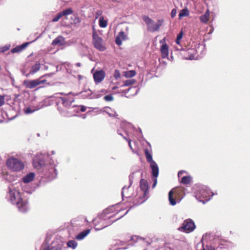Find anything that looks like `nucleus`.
Wrapping results in <instances>:
<instances>
[{
  "label": "nucleus",
  "instance_id": "obj_1",
  "mask_svg": "<svg viewBox=\"0 0 250 250\" xmlns=\"http://www.w3.org/2000/svg\"><path fill=\"white\" fill-rule=\"evenodd\" d=\"M58 164L57 161L53 160L45 153L37 154L33 159V167L37 169L39 176L48 181L57 178Z\"/></svg>",
  "mask_w": 250,
  "mask_h": 250
},
{
  "label": "nucleus",
  "instance_id": "obj_2",
  "mask_svg": "<svg viewBox=\"0 0 250 250\" xmlns=\"http://www.w3.org/2000/svg\"><path fill=\"white\" fill-rule=\"evenodd\" d=\"M6 199L12 204L16 205L20 212L24 213L28 210V202L22 199L21 192L13 186L8 187Z\"/></svg>",
  "mask_w": 250,
  "mask_h": 250
},
{
  "label": "nucleus",
  "instance_id": "obj_3",
  "mask_svg": "<svg viewBox=\"0 0 250 250\" xmlns=\"http://www.w3.org/2000/svg\"><path fill=\"white\" fill-rule=\"evenodd\" d=\"M193 192L196 198L201 202L205 204L210 200L214 195L208 187L201 184H196L193 187Z\"/></svg>",
  "mask_w": 250,
  "mask_h": 250
},
{
  "label": "nucleus",
  "instance_id": "obj_4",
  "mask_svg": "<svg viewBox=\"0 0 250 250\" xmlns=\"http://www.w3.org/2000/svg\"><path fill=\"white\" fill-rule=\"evenodd\" d=\"M147 143L149 145L150 149L146 148L144 152L146 161L150 164L152 180L153 182L152 188H154L157 184V177L159 175V169L157 164L153 160L151 145L149 143L147 142Z\"/></svg>",
  "mask_w": 250,
  "mask_h": 250
},
{
  "label": "nucleus",
  "instance_id": "obj_5",
  "mask_svg": "<svg viewBox=\"0 0 250 250\" xmlns=\"http://www.w3.org/2000/svg\"><path fill=\"white\" fill-rule=\"evenodd\" d=\"M130 209H128L126 212L121 217L112 221L111 218L113 216V215L106 216L104 214H99L97 217L95 218L92 220L93 224L94 225V229L96 231H99L103 229L112 225L114 222L118 220L126 215Z\"/></svg>",
  "mask_w": 250,
  "mask_h": 250
},
{
  "label": "nucleus",
  "instance_id": "obj_6",
  "mask_svg": "<svg viewBox=\"0 0 250 250\" xmlns=\"http://www.w3.org/2000/svg\"><path fill=\"white\" fill-rule=\"evenodd\" d=\"M139 187L141 190L143 192V194L141 195L137 199V201L135 202L132 206L130 207L129 208L130 209L133 207H136L143 204L148 198V196L147 195L148 189V182L146 180L143 179V177L140 179Z\"/></svg>",
  "mask_w": 250,
  "mask_h": 250
},
{
  "label": "nucleus",
  "instance_id": "obj_7",
  "mask_svg": "<svg viewBox=\"0 0 250 250\" xmlns=\"http://www.w3.org/2000/svg\"><path fill=\"white\" fill-rule=\"evenodd\" d=\"M6 165L10 169L17 172L22 170L24 167V164L21 161L13 157L7 160Z\"/></svg>",
  "mask_w": 250,
  "mask_h": 250
},
{
  "label": "nucleus",
  "instance_id": "obj_8",
  "mask_svg": "<svg viewBox=\"0 0 250 250\" xmlns=\"http://www.w3.org/2000/svg\"><path fill=\"white\" fill-rule=\"evenodd\" d=\"M196 228L194 221L191 219L184 220L181 227L178 228L180 231L189 233L192 232Z\"/></svg>",
  "mask_w": 250,
  "mask_h": 250
},
{
  "label": "nucleus",
  "instance_id": "obj_9",
  "mask_svg": "<svg viewBox=\"0 0 250 250\" xmlns=\"http://www.w3.org/2000/svg\"><path fill=\"white\" fill-rule=\"evenodd\" d=\"M69 93L65 95V96L60 97L58 99V102L61 103L63 106L67 109H70L71 107H77L76 105H72V103L74 102L75 100L74 97H70Z\"/></svg>",
  "mask_w": 250,
  "mask_h": 250
},
{
  "label": "nucleus",
  "instance_id": "obj_10",
  "mask_svg": "<svg viewBox=\"0 0 250 250\" xmlns=\"http://www.w3.org/2000/svg\"><path fill=\"white\" fill-rule=\"evenodd\" d=\"M99 93L92 92L90 89L88 88L75 94V95H80V97L83 99H94L101 97V95Z\"/></svg>",
  "mask_w": 250,
  "mask_h": 250
},
{
  "label": "nucleus",
  "instance_id": "obj_11",
  "mask_svg": "<svg viewBox=\"0 0 250 250\" xmlns=\"http://www.w3.org/2000/svg\"><path fill=\"white\" fill-rule=\"evenodd\" d=\"M43 83L49 84L48 83H47V81L46 80L42 79V78L33 80H24L23 82V84L27 88L29 89H33L37 86Z\"/></svg>",
  "mask_w": 250,
  "mask_h": 250
},
{
  "label": "nucleus",
  "instance_id": "obj_12",
  "mask_svg": "<svg viewBox=\"0 0 250 250\" xmlns=\"http://www.w3.org/2000/svg\"><path fill=\"white\" fill-rule=\"evenodd\" d=\"M93 44L94 46L101 51H103L105 49V47L103 45V39L97 34H93Z\"/></svg>",
  "mask_w": 250,
  "mask_h": 250
},
{
  "label": "nucleus",
  "instance_id": "obj_13",
  "mask_svg": "<svg viewBox=\"0 0 250 250\" xmlns=\"http://www.w3.org/2000/svg\"><path fill=\"white\" fill-rule=\"evenodd\" d=\"M139 175H140L141 176V178L143 177V172L141 171V170L140 169H138L137 170L133 171L129 175V185L127 187V188H126L127 190L128 189V188H129L130 186L133 184L134 179L138 178L139 177Z\"/></svg>",
  "mask_w": 250,
  "mask_h": 250
},
{
  "label": "nucleus",
  "instance_id": "obj_14",
  "mask_svg": "<svg viewBox=\"0 0 250 250\" xmlns=\"http://www.w3.org/2000/svg\"><path fill=\"white\" fill-rule=\"evenodd\" d=\"M105 75V74L104 70L96 71L93 74V78L95 82L97 83H101L104 79Z\"/></svg>",
  "mask_w": 250,
  "mask_h": 250
},
{
  "label": "nucleus",
  "instance_id": "obj_15",
  "mask_svg": "<svg viewBox=\"0 0 250 250\" xmlns=\"http://www.w3.org/2000/svg\"><path fill=\"white\" fill-rule=\"evenodd\" d=\"M133 126L131 123L123 121L121 123L120 129L124 131L126 136H128L129 130L133 128Z\"/></svg>",
  "mask_w": 250,
  "mask_h": 250
},
{
  "label": "nucleus",
  "instance_id": "obj_16",
  "mask_svg": "<svg viewBox=\"0 0 250 250\" xmlns=\"http://www.w3.org/2000/svg\"><path fill=\"white\" fill-rule=\"evenodd\" d=\"M41 68V64L39 62H36V63L31 66L29 72L27 74H26V77H30L31 75H34L38 72Z\"/></svg>",
  "mask_w": 250,
  "mask_h": 250
},
{
  "label": "nucleus",
  "instance_id": "obj_17",
  "mask_svg": "<svg viewBox=\"0 0 250 250\" xmlns=\"http://www.w3.org/2000/svg\"><path fill=\"white\" fill-rule=\"evenodd\" d=\"M41 186V181H39L36 185H34L33 187L29 188L27 186L22 187V190L28 194H32L37 188Z\"/></svg>",
  "mask_w": 250,
  "mask_h": 250
},
{
  "label": "nucleus",
  "instance_id": "obj_18",
  "mask_svg": "<svg viewBox=\"0 0 250 250\" xmlns=\"http://www.w3.org/2000/svg\"><path fill=\"white\" fill-rule=\"evenodd\" d=\"M35 176V173L34 172H30L27 173L25 176H24L22 178L21 180H22V181L24 184L29 183L30 182H31V181H32L34 180Z\"/></svg>",
  "mask_w": 250,
  "mask_h": 250
},
{
  "label": "nucleus",
  "instance_id": "obj_19",
  "mask_svg": "<svg viewBox=\"0 0 250 250\" xmlns=\"http://www.w3.org/2000/svg\"><path fill=\"white\" fill-rule=\"evenodd\" d=\"M177 197V195H175V196L173 195V189H171L169 191L168 201L170 205L172 206H175L177 202H180V200L178 201H176Z\"/></svg>",
  "mask_w": 250,
  "mask_h": 250
},
{
  "label": "nucleus",
  "instance_id": "obj_20",
  "mask_svg": "<svg viewBox=\"0 0 250 250\" xmlns=\"http://www.w3.org/2000/svg\"><path fill=\"white\" fill-rule=\"evenodd\" d=\"M161 52L163 58H167L168 56V46L165 43L161 47Z\"/></svg>",
  "mask_w": 250,
  "mask_h": 250
},
{
  "label": "nucleus",
  "instance_id": "obj_21",
  "mask_svg": "<svg viewBox=\"0 0 250 250\" xmlns=\"http://www.w3.org/2000/svg\"><path fill=\"white\" fill-rule=\"evenodd\" d=\"M90 229H86L80 233L76 236V239L78 240H81L84 239L90 232Z\"/></svg>",
  "mask_w": 250,
  "mask_h": 250
},
{
  "label": "nucleus",
  "instance_id": "obj_22",
  "mask_svg": "<svg viewBox=\"0 0 250 250\" xmlns=\"http://www.w3.org/2000/svg\"><path fill=\"white\" fill-rule=\"evenodd\" d=\"M172 244L175 250H182L185 244L184 241L179 240H174Z\"/></svg>",
  "mask_w": 250,
  "mask_h": 250
},
{
  "label": "nucleus",
  "instance_id": "obj_23",
  "mask_svg": "<svg viewBox=\"0 0 250 250\" xmlns=\"http://www.w3.org/2000/svg\"><path fill=\"white\" fill-rule=\"evenodd\" d=\"M64 43V38L61 36L56 38L52 42V44L56 45L58 44L62 45Z\"/></svg>",
  "mask_w": 250,
  "mask_h": 250
},
{
  "label": "nucleus",
  "instance_id": "obj_24",
  "mask_svg": "<svg viewBox=\"0 0 250 250\" xmlns=\"http://www.w3.org/2000/svg\"><path fill=\"white\" fill-rule=\"evenodd\" d=\"M127 187L126 186H125L122 189L121 195L123 200H124V198L125 197L126 198H129L131 197V196L128 194V189L127 190Z\"/></svg>",
  "mask_w": 250,
  "mask_h": 250
},
{
  "label": "nucleus",
  "instance_id": "obj_25",
  "mask_svg": "<svg viewBox=\"0 0 250 250\" xmlns=\"http://www.w3.org/2000/svg\"><path fill=\"white\" fill-rule=\"evenodd\" d=\"M66 248L63 247L62 243H54L50 247L51 250H64Z\"/></svg>",
  "mask_w": 250,
  "mask_h": 250
},
{
  "label": "nucleus",
  "instance_id": "obj_26",
  "mask_svg": "<svg viewBox=\"0 0 250 250\" xmlns=\"http://www.w3.org/2000/svg\"><path fill=\"white\" fill-rule=\"evenodd\" d=\"M209 16V11L207 10L205 13L200 17V20L203 23H207L208 21V17Z\"/></svg>",
  "mask_w": 250,
  "mask_h": 250
},
{
  "label": "nucleus",
  "instance_id": "obj_27",
  "mask_svg": "<svg viewBox=\"0 0 250 250\" xmlns=\"http://www.w3.org/2000/svg\"><path fill=\"white\" fill-rule=\"evenodd\" d=\"M159 29V25H157V23H155L154 21L148 26V30L153 32L157 31Z\"/></svg>",
  "mask_w": 250,
  "mask_h": 250
},
{
  "label": "nucleus",
  "instance_id": "obj_28",
  "mask_svg": "<svg viewBox=\"0 0 250 250\" xmlns=\"http://www.w3.org/2000/svg\"><path fill=\"white\" fill-rule=\"evenodd\" d=\"M67 246L68 247L71 248L72 249L74 250L77 248V247L78 246V243L75 240H69L67 242Z\"/></svg>",
  "mask_w": 250,
  "mask_h": 250
},
{
  "label": "nucleus",
  "instance_id": "obj_29",
  "mask_svg": "<svg viewBox=\"0 0 250 250\" xmlns=\"http://www.w3.org/2000/svg\"><path fill=\"white\" fill-rule=\"evenodd\" d=\"M124 75L126 78H131L136 75V71L134 70H128L124 72Z\"/></svg>",
  "mask_w": 250,
  "mask_h": 250
},
{
  "label": "nucleus",
  "instance_id": "obj_30",
  "mask_svg": "<svg viewBox=\"0 0 250 250\" xmlns=\"http://www.w3.org/2000/svg\"><path fill=\"white\" fill-rule=\"evenodd\" d=\"M189 14V11L187 8H184L181 10L179 14V18L181 19L184 17L188 16Z\"/></svg>",
  "mask_w": 250,
  "mask_h": 250
},
{
  "label": "nucleus",
  "instance_id": "obj_31",
  "mask_svg": "<svg viewBox=\"0 0 250 250\" xmlns=\"http://www.w3.org/2000/svg\"><path fill=\"white\" fill-rule=\"evenodd\" d=\"M114 209V206H110L105 209L103 210V212L101 214H104V215L108 216V215L111 213L113 212V209Z\"/></svg>",
  "mask_w": 250,
  "mask_h": 250
},
{
  "label": "nucleus",
  "instance_id": "obj_32",
  "mask_svg": "<svg viewBox=\"0 0 250 250\" xmlns=\"http://www.w3.org/2000/svg\"><path fill=\"white\" fill-rule=\"evenodd\" d=\"M191 178L189 176H185L181 179V183L187 185L190 183L191 182Z\"/></svg>",
  "mask_w": 250,
  "mask_h": 250
},
{
  "label": "nucleus",
  "instance_id": "obj_33",
  "mask_svg": "<svg viewBox=\"0 0 250 250\" xmlns=\"http://www.w3.org/2000/svg\"><path fill=\"white\" fill-rule=\"evenodd\" d=\"M99 26L102 28H105L107 25V22L104 19L103 17H101L99 19Z\"/></svg>",
  "mask_w": 250,
  "mask_h": 250
},
{
  "label": "nucleus",
  "instance_id": "obj_34",
  "mask_svg": "<svg viewBox=\"0 0 250 250\" xmlns=\"http://www.w3.org/2000/svg\"><path fill=\"white\" fill-rule=\"evenodd\" d=\"M73 12V11L71 8H68L66 9L63 10L62 12H61V14L63 16H66L70 14H72Z\"/></svg>",
  "mask_w": 250,
  "mask_h": 250
},
{
  "label": "nucleus",
  "instance_id": "obj_35",
  "mask_svg": "<svg viewBox=\"0 0 250 250\" xmlns=\"http://www.w3.org/2000/svg\"><path fill=\"white\" fill-rule=\"evenodd\" d=\"M104 109H105L104 111L110 116V117H117L118 114L114 112V113H112L109 112V110H111V108L108 107H104Z\"/></svg>",
  "mask_w": 250,
  "mask_h": 250
},
{
  "label": "nucleus",
  "instance_id": "obj_36",
  "mask_svg": "<svg viewBox=\"0 0 250 250\" xmlns=\"http://www.w3.org/2000/svg\"><path fill=\"white\" fill-rule=\"evenodd\" d=\"M135 82V80L134 79H129L125 81L124 83V84L122 85V86H129L131 84H133Z\"/></svg>",
  "mask_w": 250,
  "mask_h": 250
},
{
  "label": "nucleus",
  "instance_id": "obj_37",
  "mask_svg": "<svg viewBox=\"0 0 250 250\" xmlns=\"http://www.w3.org/2000/svg\"><path fill=\"white\" fill-rule=\"evenodd\" d=\"M143 20L148 26L151 24V23H152V21H153L151 19L147 16H143Z\"/></svg>",
  "mask_w": 250,
  "mask_h": 250
},
{
  "label": "nucleus",
  "instance_id": "obj_38",
  "mask_svg": "<svg viewBox=\"0 0 250 250\" xmlns=\"http://www.w3.org/2000/svg\"><path fill=\"white\" fill-rule=\"evenodd\" d=\"M131 90H135V93L133 94V95H135L138 92V91L139 90V88H137L136 87H130V88H129L128 89H126L125 90H124V92L125 94H126Z\"/></svg>",
  "mask_w": 250,
  "mask_h": 250
},
{
  "label": "nucleus",
  "instance_id": "obj_39",
  "mask_svg": "<svg viewBox=\"0 0 250 250\" xmlns=\"http://www.w3.org/2000/svg\"><path fill=\"white\" fill-rule=\"evenodd\" d=\"M117 133L119 135L121 136L125 140H127V139H128L127 137L128 136H126V135L124 132V131H123L122 129H118L117 130Z\"/></svg>",
  "mask_w": 250,
  "mask_h": 250
},
{
  "label": "nucleus",
  "instance_id": "obj_40",
  "mask_svg": "<svg viewBox=\"0 0 250 250\" xmlns=\"http://www.w3.org/2000/svg\"><path fill=\"white\" fill-rule=\"evenodd\" d=\"M118 36L119 37H120V38L123 41H125L128 39L127 36L125 34V33L124 31H120L119 33Z\"/></svg>",
  "mask_w": 250,
  "mask_h": 250
},
{
  "label": "nucleus",
  "instance_id": "obj_41",
  "mask_svg": "<svg viewBox=\"0 0 250 250\" xmlns=\"http://www.w3.org/2000/svg\"><path fill=\"white\" fill-rule=\"evenodd\" d=\"M183 31H181L177 36L176 39V43L177 44H180V40L183 38Z\"/></svg>",
  "mask_w": 250,
  "mask_h": 250
},
{
  "label": "nucleus",
  "instance_id": "obj_42",
  "mask_svg": "<svg viewBox=\"0 0 250 250\" xmlns=\"http://www.w3.org/2000/svg\"><path fill=\"white\" fill-rule=\"evenodd\" d=\"M104 99L107 102H111L114 100V98L111 94L105 95L104 97Z\"/></svg>",
  "mask_w": 250,
  "mask_h": 250
},
{
  "label": "nucleus",
  "instance_id": "obj_43",
  "mask_svg": "<svg viewBox=\"0 0 250 250\" xmlns=\"http://www.w3.org/2000/svg\"><path fill=\"white\" fill-rule=\"evenodd\" d=\"M22 50L20 47L19 45L17 46L16 47L12 48L11 50V52L12 53H19L21 52Z\"/></svg>",
  "mask_w": 250,
  "mask_h": 250
},
{
  "label": "nucleus",
  "instance_id": "obj_44",
  "mask_svg": "<svg viewBox=\"0 0 250 250\" xmlns=\"http://www.w3.org/2000/svg\"><path fill=\"white\" fill-rule=\"evenodd\" d=\"M196 52V50L194 49H190L189 51V53H192V55H190L188 58V60H192L195 59V57L194 56V52Z\"/></svg>",
  "mask_w": 250,
  "mask_h": 250
},
{
  "label": "nucleus",
  "instance_id": "obj_45",
  "mask_svg": "<svg viewBox=\"0 0 250 250\" xmlns=\"http://www.w3.org/2000/svg\"><path fill=\"white\" fill-rule=\"evenodd\" d=\"M62 17V15L61 13H59L55 17L53 18L52 21L53 22H57L58 21L59 19Z\"/></svg>",
  "mask_w": 250,
  "mask_h": 250
},
{
  "label": "nucleus",
  "instance_id": "obj_46",
  "mask_svg": "<svg viewBox=\"0 0 250 250\" xmlns=\"http://www.w3.org/2000/svg\"><path fill=\"white\" fill-rule=\"evenodd\" d=\"M32 42H26L23 43H22L21 45H20L19 46L22 51L23 49H24L30 43Z\"/></svg>",
  "mask_w": 250,
  "mask_h": 250
},
{
  "label": "nucleus",
  "instance_id": "obj_47",
  "mask_svg": "<svg viewBox=\"0 0 250 250\" xmlns=\"http://www.w3.org/2000/svg\"><path fill=\"white\" fill-rule=\"evenodd\" d=\"M32 42H26L23 43H22L21 45H20L19 46L22 51L23 49H24L30 43Z\"/></svg>",
  "mask_w": 250,
  "mask_h": 250
},
{
  "label": "nucleus",
  "instance_id": "obj_48",
  "mask_svg": "<svg viewBox=\"0 0 250 250\" xmlns=\"http://www.w3.org/2000/svg\"><path fill=\"white\" fill-rule=\"evenodd\" d=\"M58 109L61 113V115L63 116H69L70 115L68 114V112L66 111H65L64 110L60 109L59 108H58Z\"/></svg>",
  "mask_w": 250,
  "mask_h": 250
},
{
  "label": "nucleus",
  "instance_id": "obj_49",
  "mask_svg": "<svg viewBox=\"0 0 250 250\" xmlns=\"http://www.w3.org/2000/svg\"><path fill=\"white\" fill-rule=\"evenodd\" d=\"M35 111V110L32 109L30 107H27L24 109V112L27 114L32 113Z\"/></svg>",
  "mask_w": 250,
  "mask_h": 250
},
{
  "label": "nucleus",
  "instance_id": "obj_50",
  "mask_svg": "<svg viewBox=\"0 0 250 250\" xmlns=\"http://www.w3.org/2000/svg\"><path fill=\"white\" fill-rule=\"evenodd\" d=\"M115 42L118 45H120L122 43V40L120 38V37H119L117 36L115 38Z\"/></svg>",
  "mask_w": 250,
  "mask_h": 250
},
{
  "label": "nucleus",
  "instance_id": "obj_51",
  "mask_svg": "<svg viewBox=\"0 0 250 250\" xmlns=\"http://www.w3.org/2000/svg\"><path fill=\"white\" fill-rule=\"evenodd\" d=\"M10 44H6L4 46L1 47L2 52H4L7 50H8L10 47Z\"/></svg>",
  "mask_w": 250,
  "mask_h": 250
},
{
  "label": "nucleus",
  "instance_id": "obj_52",
  "mask_svg": "<svg viewBox=\"0 0 250 250\" xmlns=\"http://www.w3.org/2000/svg\"><path fill=\"white\" fill-rule=\"evenodd\" d=\"M125 242L122 241H117L114 244V245L116 246H123L125 245Z\"/></svg>",
  "mask_w": 250,
  "mask_h": 250
},
{
  "label": "nucleus",
  "instance_id": "obj_53",
  "mask_svg": "<svg viewBox=\"0 0 250 250\" xmlns=\"http://www.w3.org/2000/svg\"><path fill=\"white\" fill-rule=\"evenodd\" d=\"M42 103V106H47L50 104L49 103V100L48 99L44 100Z\"/></svg>",
  "mask_w": 250,
  "mask_h": 250
},
{
  "label": "nucleus",
  "instance_id": "obj_54",
  "mask_svg": "<svg viewBox=\"0 0 250 250\" xmlns=\"http://www.w3.org/2000/svg\"><path fill=\"white\" fill-rule=\"evenodd\" d=\"M114 76L116 79H118V78H119L120 77V72L117 70H115Z\"/></svg>",
  "mask_w": 250,
  "mask_h": 250
},
{
  "label": "nucleus",
  "instance_id": "obj_55",
  "mask_svg": "<svg viewBox=\"0 0 250 250\" xmlns=\"http://www.w3.org/2000/svg\"><path fill=\"white\" fill-rule=\"evenodd\" d=\"M177 10L176 8H173L172 9L171 12V17L172 18H173L176 15Z\"/></svg>",
  "mask_w": 250,
  "mask_h": 250
},
{
  "label": "nucleus",
  "instance_id": "obj_56",
  "mask_svg": "<svg viewBox=\"0 0 250 250\" xmlns=\"http://www.w3.org/2000/svg\"><path fill=\"white\" fill-rule=\"evenodd\" d=\"M129 246H132V245L131 244H128L127 245V247H121V248H117L115 249V250H126V249H128L129 248Z\"/></svg>",
  "mask_w": 250,
  "mask_h": 250
},
{
  "label": "nucleus",
  "instance_id": "obj_57",
  "mask_svg": "<svg viewBox=\"0 0 250 250\" xmlns=\"http://www.w3.org/2000/svg\"><path fill=\"white\" fill-rule=\"evenodd\" d=\"M163 22H164L163 19H159L157 21V25H159V27L160 28V26H161L162 25Z\"/></svg>",
  "mask_w": 250,
  "mask_h": 250
},
{
  "label": "nucleus",
  "instance_id": "obj_58",
  "mask_svg": "<svg viewBox=\"0 0 250 250\" xmlns=\"http://www.w3.org/2000/svg\"><path fill=\"white\" fill-rule=\"evenodd\" d=\"M4 103V96L0 95V106L2 105Z\"/></svg>",
  "mask_w": 250,
  "mask_h": 250
},
{
  "label": "nucleus",
  "instance_id": "obj_59",
  "mask_svg": "<svg viewBox=\"0 0 250 250\" xmlns=\"http://www.w3.org/2000/svg\"><path fill=\"white\" fill-rule=\"evenodd\" d=\"M80 108V110L81 112H84L86 110V107L83 105H80L79 107H77Z\"/></svg>",
  "mask_w": 250,
  "mask_h": 250
},
{
  "label": "nucleus",
  "instance_id": "obj_60",
  "mask_svg": "<svg viewBox=\"0 0 250 250\" xmlns=\"http://www.w3.org/2000/svg\"><path fill=\"white\" fill-rule=\"evenodd\" d=\"M74 23L76 24L81 22V20L79 18L75 17L73 20Z\"/></svg>",
  "mask_w": 250,
  "mask_h": 250
},
{
  "label": "nucleus",
  "instance_id": "obj_61",
  "mask_svg": "<svg viewBox=\"0 0 250 250\" xmlns=\"http://www.w3.org/2000/svg\"><path fill=\"white\" fill-rule=\"evenodd\" d=\"M55 73H48V74H46L42 76H41L40 78H42V79H43V78L44 77H50V76H52L53 75L55 74Z\"/></svg>",
  "mask_w": 250,
  "mask_h": 250
},
{
  "label": "nucleus",
  "instance_id": "obj_62",
  "mask_svg": "<svg viewBox=\"0 0 250 250\" xmlns=\"http://www.w3.org/2000/svg\"><path fill=\"white\" fill-rule=\"evenodd\" d=\"M126 141L128 142V146H129L130 148L132 150L133 148H132V146L131 144V140L130 139L128 138L127 140H126Z\"/></svg>",
  "mask_w": 250,
  "mask_h": 250
},
{
  "label": "nucleus",
  "instance_id": "obj_63",
  "mask_svg": "<svg viewBox=\"0 0 250 250\" xmlns=\"http://www.w3.org/2000/svg\"><path fill=\"white\" fill-rule=\"evenodd\" d=\"M97 92H99V93H100L101 95V96H102V94H101V93H106L107 92V91L105 89H102L99 91H97Z\"/></svg>",
  "mask_w": 250,
  "mask_h": 250
},
{
  "label": "nucleus",
  "instance_id": "obj_64",
  "mask_svg": "<svg viewBox=\"0 0 250 250\" xmlns=\"http://www.w3.org/2000/svg\"><path fill=\"white\" fill-rule=\"evenodd\" d=\"M165 250H175V249L174 248H171V247H166Z\"/></svg>",
  "mask_w": 250,
  "mask_h": 250
}]
</instances>
